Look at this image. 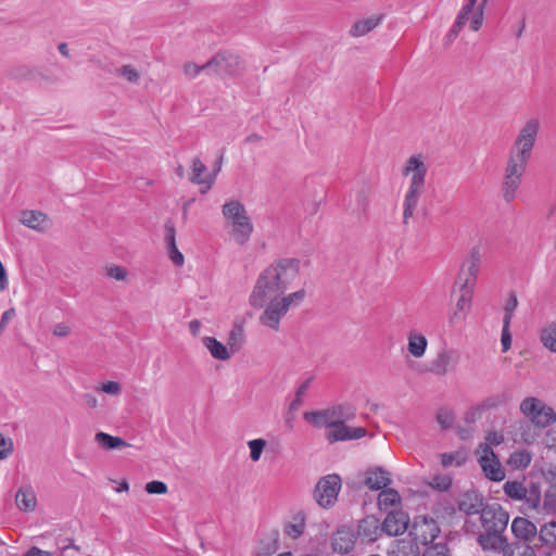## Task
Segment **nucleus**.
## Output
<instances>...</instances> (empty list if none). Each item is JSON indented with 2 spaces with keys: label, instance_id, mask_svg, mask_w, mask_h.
I'll use <instances>...</instances> for the list:
<instances>
[{
  "label": "nucleus",
  "instance_id": "f257e3e1",
  "mask_svg": "<svg viewBox=\"0 0 556 556\" xmlns=\"http://www.w3.org/2000/svg\"><path fill=\"white\" fill-rule=\"evenodd\" d=\"M299 271L298 260L282 258L266 267L257 277L249 302L254 308H263L258 317L263 327L279 331L281 320L289 309L299 306L304 301L306 296L304 289L285 294L298 278Z\"/></svg>",
  "mask_w": 556,
  "mask_h": 556
},
{
  "label": "nucleus",
  "instance_id": "f03ea898",
  "mask_svg": "<svg viewBox=\"0 0 556 556\" xmlns=\"http://www.w3.org/2000/svg\"><path fill=\"white\" fill-rule=\"evenodd\" d=\"M509 521L508 513L498 504L485 505L479 516L465 521L467 533L477 535V542L484 552L503 554L504 556H534L527 545L509 546L504 535Z\"/></svg>",
  "mask_w": 556,
  "mask_h": 556
},
{
  "label": "nucleus",
  "instance_id": "7ed1b4c3",
  "mask_svg": "<svg viewBox=\"0 0 556 556\" xmlns=\"http://www.w3.org/2000/svg\"><path fill=\"white\" fill-rule=\"evenodd\" d=\"M541 129L539 117H530L518 130L509 149L503 175L523 178Z\"/></svg>",
  "mask_w": 556,
  "mask_h": 556
},
{
  "label": "nucleus",
  "instance_id": "20e7f679",
  "mask_svg": "<svg viewBox=\"0 0 556 556\" xmlns=\"http://www.w3.org/2000/svg\"><path fill=\"white\" fill-rule=\"evenodd\" d=\"M428 170L427 156L422 153L412 154L402 166V175L408 178V187L403 201V223L405 225L414 216L419 200L426 191Z\"/></svg>",
  "mask_w": 556,
  "mask_h": 556
},
{
  "label": "nucleus",
  "instance_id": "39448f33",
  "mask_svg": "<svg viewBox=\"0 0 556 556\" xmlns=\"http://www.w3.org/2000/svg\"><path fill=\"white\" fill-rule=\"evenodd\" d=\"M222 213L235 242L240 245L245 244L254 230L245 206L239 200H229L223 205Z\"/></svg>",
  "mask_w": 556,
  "mask_h": 556
},
{
  "label": "nucleus",
  "instance_id": "423d86ee",
  "mask_svg": "<svg viewBox=\"0 0 556 556\" xmlns=\"http://www.w3.org/2000/svg\"><path fill=\"white\" fill-rule=\"evenodd\" d=\"M355 408L350 404H338L318 412H307L304 419L317 428H331L355 418Z\"/></svg>",
  "mask_w": 556,
  "mask_h": 556
},
{
  "label": "nucleus",
  "instance_id": "0eeeda50",
  "mask_svg": "<svg viewBox=\"0 0 556 556\" xmlns=\"http://www.w3.org/2000/svg\"><path fill=\"white\" fill-rule=\"evenodd\" d=\"M503 491L513 501H522L526 511H539L541 505V490L538 484L532 483L526 488L523 482L508 480L503 485Z\"/></svg>",
  "mask_w": 556,
  "mask_h": 556
},
{
  "label": "nucleus",
  "instance_id": "6e6552de",
  "mask_svg": "<svg viewBox=\"0 0 556 556\" xmlns=\"http://www.w3.org/2000/svg\"><path fill=\"white\" fill-rule=\"evenodd\" d=\"M520 412L540 428H546L556 421L554 409L538 397H525L520 403Z\"/></svg>",
  "mask_w": 556,
  "mask_h": 556
},
{
  "label": "nucleus",
  "instance_id": "1a4fd4ad",
  "mask_svg": "<svg viewBox=\"0 0 556 556\" xmlns=\"http://www.w3.org/2000/svg\"><path fill=\"white\" fill-rule=\"evenodd\" d=\"M476 456L488 479L494 482H501L505 479V470L493 448H489L486 445H478Z\"/></svg>",
  "mask_w": 556,
  "mask_h": 556
},
{
  "label": "nucleus",
  "instance_id": "9d476101",
  "mask_svg": "<svg viewBox=\"0 0 556 556\" xmlns=\"http://www.w3.org/2000/svg\"><path fill=\"white\" fill-rule=\"evenodd\" d=\"M441 530L437 521L432 518L416 517L409 530V536H412L416 545L421 544L427 546L434 542L439 536Z\"/></svg>",
  "mask_w": 556,
  "mask_h": 556
},
{
  "label": "nucleus",
  "instance_id": "9b49d317",
  "mask_svg": "<svg viewBox=\"0 0 556 556\" xmlns=\"http://www.w3.org/2000/svg\"><path fill=\"white\" fill-rule=\"evenodd\" d=\"M340 489L341 478L338 475H328L318 481L314 497L319 506L327 508L334 504Z\"/></svg>",
  "mask_w": 556,
  "mask_h": 556
},
{
  "label": "nucleus",
  "instance_id": "f8f14e48",
  "mask_svg": "<svg viewBox=\"0 0 556 556\" xmlns=\"http://www.w3.org/2000/svg\"><path fill=\"white\" fill-rule=\"evenodd\" d=\"M472 281H463L459 288V296L456 300L455 308L448 316V323L453 326L463 323L471 309L473 296Z\"/></svg>",
  "mask_w": 556,
  "mask_h": 556
},
{
  "label": "nucleus",
  "instance_id": "ddd939ff",
  "mask_svg": "<svg viewBox=\"0 0 556 556\" xmlns=\"http://www.w3.org/2000/svg\"><path fill=\"white\" fill-rule=\"evenodd\" d=\"M460 361V353L452 348L441 349L430 363V372L435 376H445L454 371Z\"/></svg>",
  "mask_w": 556,
  "mask_h": 556
},
{
  "label": "nucleus",
  "instance_id": "4468645a",
  "mask_svg": "<svg viewBox=\"0 0 556 556\" xmlns=\"http://www.w3.org/2000/svg\"><path fill=\"white\" fill-rule=\"evenodd\" d=\"M204 67L218 75H232L240 70V59L236 54L222 52L206 62Z\"/></svg>",
  "mask_w": 556,
  "mask_h": 556
},
{
  "label": "nucleus",
  "instance_id": "2eb2a0df",
  "mask_svg": "<svg viewBox=\"0 0 556 556\" xmlns=\"http://www.w3.org/2000/svg\"><path fill=\"white\" fill-rule=\"evenodd\" d=\"M366 432L363 427H349L346 422H342L327 429L325 438L329 443H334L361 439L366 435Z\"/></svg>",
  "mask_w": 556,
  "mask_h": 556
},
{
  "label": "nucleus",
  "instance_id": "dca6fc26",
  "mask_svg": "<svg viewBox=\"0 0 556 556\" xmlns=\"http://www.w3.org/2000/svg\"><path fill=\"white\" fill-rule=\"evenodd\" d=\"M409 523L408 515L402 510H390L382 522V530L390 536L403 534Z\"/></svg>",
  "mask_w": 556,
  "mask_h": 556
},
{
  "label": "nucleus",
  "instance_id": "f3484780",
  "mask_svg": "<svg viewBox=\"0 0 556 556\" xmlns=\"http://www.w3.org/2000/svg\"><path fill=\"white\" fill-rule=\"evenodd\" d=\"M356 535L350 528L342 527L332 535V549L341 555L349 554L355 547Z\"/></svg>",
  "mask_w": 556,
  "mask_h": 556
},
{
  "label": "nucleus",
  "instance_id": "a211bd4d",
  "mask_svg": "<svg viewBox=\"0 0 556 556\" xmlns=\"http://www.w3.org/2000/svg\"><path fill=\"white\" fill-rule=\"evenodd\" d=\"M382 533V523L375 516H367L358 523L357 534L367 543L377 541Z\"/></svg>",
  "mask_w": 556,
  "mask_h": 556
},
{
  "label": "nucleus",
  "instance_id": "6ab92c4d",
  "mask_svg": "<svg viewBox=\"0 0 556 556\" xmlns=\"http://www.w3.org/2000/svg\"><path fill=\"white\" fill-rule=\"evenodd\" d=\"M20 222L26 227L37 231H46L51 227L50 218L40 211L22 212Z\"/></svg>",
  "mask_w": 556,
  "mask_h": 556
},
{
  "label": "nucleus",
  "instance_id": "aec40b11",
  "mask_svg": "<svg viewBox=\"0 0 556 556\" xmlns=\"http://www.w3.org/2000/svg\"><path fill=\"white\" fill-rule=\"evenodd\" d=\"M390 482V473L381 467L371 468L365 472L364 483L370 490H382Z\"/></svg>",
  "mask_w": 556,
  "mask_h": 556
},
{
  "label": "nucleus",
  "instance_id": "412c9836",
  "mask_svg": "<svg viewBox=\"0 0 556 556\" xmlns=\"http://www.w3.org/2000/svg\"><path fill=\"white\" fill-rule=\"evenodd\" d=\"M511 532L514 535L522 541H530L536 535V526L523 518V517H516L511 522Z\"/></svg>",
  "mask_w": 556,
  "mask_h": 556
},
{
  "label": "nucleus",
  "instance_id": "4be33fe9",
  "mask_svg": "<svg viewBox=\"0 0 556 556\" xmlns=\"http://www.w3.org/2000/svg\"><path fill=\"white\" fill-rule=\"evenodd\" d=\"M520 177H513L503 175L501 182L502 198L506 203H511L518 195L519 188L522 184Z\"/></svg>",
  "mask_w": 556,
  "mask_h": 556
},
{
  "label": "nucleus",
  "instance_id": "5701e85b",
  "mask_svg": "<svg viewBox=\"0 0 556 556\" xmlns=\"http://www.w3.org/2000/svg\"><path fill=\"white\" fill-rule=\"evenodd\" d=\"M165 231H166L165 241H166L169 257L176 266H181L185 262V258L176 245L175 227H174L173 223L167 222L165 224Z\"/></svg>",
  "mask_w": 556,
  "mask_h": 556
},
{
  "label": "nucleus",
  "instance_id": "b1692460",
  "mask_svg": "<svg viewBox=\"0 0 556 556\" xmlns=\"http://www.w3.org/2000/svg\"><path fill=\"white\" fill-rule=\"evenodd\" d=\"M15 502L21 510L33 511L37 504L34 489L30 485L21 486L16 492Z\"/></svg>",
  "mask_w": 556,
  "mask_h": 556
},
{
  "label": "nucleus",
  "instance_id": "393cba45",
  "mask_svg": "<svg viewBox=\"0 0 556 556\" xmlns=\"http://www.w3.org/2000/svg\"><path fill=\"white\" fill-rule=\"evenodd\" d=\"M191 176L190 180L195 185H206V190L211 189L215 177L210 175H204L206 173V166L203 164V162L195 157L192 161V168H191Z\"/></svg>",
  "mask_w": 556,
  "mask_h": 556
},
{
  "label": "nucleus",
  "instance_id": "a878e982",
  "mask_svg": "<svg viewBox=\"0 0 556 556\" xmlns=\"http://www.w3.org/2000/svg\"><path fill=\"white\" fill-rule=\"evenodd\" d=\"M388 556H420V551L413 541L403 539L392 543Z\"/></svg>",
  "mask_w": 556,
  "mask_h": 556
},
{
  "label": "nucleus",
  "instance_id": "bb28decb",
  "mask_svg": "<svg viewBox=\"0 0 556 556\" xmlns=\"http://www.w3.org/2000/svg\"><path fill=\"white\" fill-rule=\"evenodd\" d=\"M202 343L215 359L228 361L231 357L228 348L214 337L202 338Z\"/></svg>",
  "mask_w": 556,
  "mask_h": 556
},
{
  "label": "nucleus",
  "instance_id": "cd10ccee",
  "mask_svg": "<svg viewBox=\"0 0 556 556\" xmlns=\"http://www.w3.org/2000/svg\"><path fill=\"white\" fill-rule=\"evenodd\" d=\"M401 495L395 489H382L378 495V506L381 510H399Z\"/></svg>",
  "mask_w": 556,
  "mask_h": 556
},
{
  "label": "nucleus",
  "instance_id": "c85d7f7f",
  "mask_svg": "<svg viewBox=\"0 0 556 556\" xmlns=\"http://www.w3.org/2000/svg\"><path fill=\"white\" fill-rule=\"evenodd\" d=\"M382 15L370 16L354 23L350 29L352 37H362L375 29L382 21Z\"/></svg>",
  "mask_w": 556,
  "mask_h": 556
},
{
  "label": "nucleus",
  "instance_id": "c756f323",
  "mask_svg": "<svg viewBox=\"0 0 556 556\" xmlns=\"http://www.w3.org/2000/svg\"><path fill=\"white\" fill-rule=\"evenodd\" d=\"M407 340H408V343H407L408 353L415 358L422 357L425 355L427 346H428L427 338L424 334L413 331L408 334Z\"/></svg>",
  "mask_w": 556,
  "mask_h": 556
},
{
  "label": "nucleus",
  "instance_id": "7c9ffc66",
  "mask_svg": "<svg viewBox=\"0 0 556 556\" xmlns=\"http://www.w3.org/2000/svg\"><path fill=\"white\" fill-rule=\"evenodd\" d=\"M532 460V455L529 451L520 448L513 452L509 455L507 464L510 468L515 470H522L529 467Z\"/></svg>",
  "mask_w": 556,
  "mask_h": 556
},
{
  "label": "nucleus",
  "instance_id": "2f4dec72",
  "mask_svg": "<svg viewBox=\"0 0 556 556\" xmlns=\"http://www.w3.org/2000/svg\"><path fill=\"white\" fill-rule=\"evenodd\" d=\"M96 442L105 450H117L129 446V444L119 437H113L105 432H97Z\"/></svg>",
  "mask_w": 556,
  "mask_h": 556
},
{
  "label": "nucleus",
  "instance_id": "473e14b6",
  "mask_svg": "<svg viewBox=\"0 0 556 556\" xmlns=\"http://www.w3.org/2000/svg\"><path fill=\"white\" fill-rule=\"evenodd\" d=\"M229 352L237 353L244 343V329L241 325H235L228 336Z\"/></svg>",
  "mask_w": 556,
  "mask_h": 556
},
{
  "label": "nucleus",
  "instance_id": "72a5a7b5",
  "mask_svg": "<svg viewBox=\"0 0 556 556\" xmlns=\"http://www.w3.org/2000/svg\"><path fill=\"white\" fill-rule=\"evenodd\" d=\"M482 507L481 502L477 498L472 501L470 496H466L458 502V509L468 516L467 519L473 518L476 520Z\"/></svg>",
  "mask_w": 556,
  "mask_h": 556
},
{
  "label": "nucleus",
  "instance_id": "f704fd0d",
  "mask_svg": "<svg viewBox=\"0 0 556 556\" xmlns=\"http://www.w3.org/2000/svg\"><path fill=\"white\" fill-rule=\"evenodd\" d=\"M542 344L553 353H556V324L546 325L540 334Z\"/></svg>",
  "mask_w": 556,
  "mask_h": 556
},
{
  "label": "nucleus",
  "instance_id": "c9c22d12",
  "mask_svg": "<svg viewBox=\"0 0 556 556\" xmlns=\"http://www.w3.org/2000/svg\"><path fill=\"white\" fill-rule=\"evenodd\" d=\"M467 460V453L464 450L441 454V464L444 468L456 466L459 467Z\"/></svg>",
  "mask_w": 556,
  "mask_h": 556
},
{
  "label": "nucleus",
  "instance_id": "e433bc0d",
  "mask_svg": "<svg viewBox=\"0 0 556 556\" xmlns=\"http://www.w3.org/2000/svg\"><path fill=\"white\" fill-rule=\"evenodd\" d=\"M248 446L250 448V458L253 462H258L266 446V441L264 439H253L248 441Z\"/></svg>",
  "mask_w": 556,
  "mask_h": 556
},
{
  "label": "nucleus",
  "instance_id": "4c0bfd02",
  "mask_svg": "<svg viewBox=\"0 0 556 556\" xmlns=\"http://www.w3.org/2000/svg\"><path fill=\"white\" fill-rule=\"evenodd\" d=\"M505 437L502 431L491 430L485 433L484 442L479 445H486L489 448H493V446H498L504 443Z\"/></svg>",
  "mask_w": 556,
  "mask_h": 556
},
{
  "label": "nucleus",
  "instance_id": "58836bf2",
  "mask_svg": "<svg viewBox=\"0 0 556 556\" xmlns=\"http://www.w3.org/2000/svg\"><path fill=\"white\" fill-rule=\"evenodd\" d=\"M518 306V300L515 293H510L505 306H504V318L503 324L510 325L514 312L516 311Z\"/></svg>",
  "mask_w": 556,
  "mask_h": 556
},
{
  "label": "nucleus",
  "instance_id": "ea45409f",
  "mask_svg": "<svg viewBox=\"0 0 556 556\" xmlns=\"http://www.w3.org/2000/svg\"><path fill=\"white\" fill-rule=\"evenodd\" d=\"M422 556H451L450 548L445 542L433 543L428 546Z\"/></svg>",
  "mask_w": 556,
  "mask_h": 556
},
{
  "label": "nucleus",
  "instance_id": "a19ab883",
  "mask_svg": "<svg viewBox=\"0 0 556 556\" xmlns=\"http://www.w3.org/2000/svg\"><path fill=\"white\" fill-rule=\"evenodd\" d=\"M488 1L489 0H482V2L477 7V9L473 13V16H472V20L470 23V28L473 31H478L483 24V14H484V9H485Z\"/></svg>",
  "mask_w": 556,
  "mask_h": 556
},
{
  "label": "nucleus",
  "instance_id": "79ce46f5",
  "mask_svg": "<svg viewBox=\"0 0 556 556\" xmlns=\"http://www.w3.org/2000/svg\"><path fill=\"white\" fill-rule=\"evenodd\" d=\"M542 540L549 545L556 546V522H549L541 529Z\"/></svg>",
  "mask_w": 556,
  "mask_h": 556
},
{
  "label": "nucleus",
  "instance_id": "37998d69",
  "mask_svg": "<svg viewBox=\"0 0 556 556\" xmlns=\"http://www.w3.org/2000/svg\"><path fill=\"white\" fill-rule=\"evenodd\" d=\"M313 381V377H308L307 379H305L301 384L300 387L298 388L296 390V393H295V397L294 400L291 402V405H290V408L292 409H295L299 405H301L302 401H303V397L307 391V389L309 388L311 383Z\"/></svg>",
  "mask_w": 556,
  "mask_h": 556
},
{
  "label": "nucleus",
  "instance_id": "c03bdc74",
  "mask_svg": "<svg viewBox=\"0 0 556 556\" xmlns=\"http://www.w3.org/2000/svg\"><path fill=\"white\" fill-rule=\"evenodd\" d=\"M476 5L477 0H468V2L463 5L456 17L465 23H467L469 20L471 21L477 9Z\"/></svg>",
  "mask_w": 556,
  "mask_h": 556
},
{
  "label": "nucleus",
  "instance_id": "a18cd8bd",
  "mask_svg": "<svg viewBox=\"0 0 556 556\" xmlns=\"http://www.w3.org/2000/svg\"><path fill=\"white\" fill-rule=\"evenodd\" d=\"M304 530H305V521H304V517L301 516V517H299L296 522L291 523L286 528V533L292 539H298L304 533Z\"/></svg>",
  "mask_w": 556,
  "mask_h": 556
},
{
  "label": "nucleus",
  "instance_id": "49530a36",
  "mask_svg": "<svg viewBox=\"0 0 556 556\" xmlns=\"http://www.w3.org/2000/svg\"><path fill=\"white\" fill-rule=\"evenodd\" d=\"M96 390L104 392L109 395L117 396L122 392V386L116 381H106L96 387Z\"/></svg>",
  "mask_w": 556,
  "mask_h": 556
},
{
  "label": "nucleus",
  "instance_id": "de8ad7c7",
  "mask_svg": "<svg viewBox=\"0 0 556 556\" xmlns=\"http://www.w3.org/2000/svg\"><path fill=\"white\" fill-rule=\"evenodd\" d=\"M118 75L125 78L127 81L136 84L138 83L140 75L138 71L131 65H123L118 70Z\"/></svg>",
  "mask_w": 556,
  "mask_h": 556
},
{
  "label": "nucleus",
  "instance_id": "09e8293b",
  "mask_svg": "<svg viewBox=\"0 0 556 556\" xmlns=\"http://www.w3.org/2000/svg\"><path fill=\"white\" fill-rule=\"evenodd\" d=\"M503 403V399L501 395H492L488 396L484 400H482L479 403V406L481 407L482 412L485 413L486 410L495 409Z\"/></svg>",
  "mask_w": 556,
  "mask_h": 556
},
{
  "label": "nucleus",
  "instance_id": "8fccbe9b",
  "mask_svg": "<svg viewBox=\"0 0 556 556\" xmlns=\"http://www.w3.org/2000/svg\"><path fill=\"white\" fill-rule=\"evenodd\" d=\"M437 420L443 429H448L453 426L454 414L448 409H441L437 414Z\"/></svg>",
  "mask_w": 556,
  "mask_h": 556
},
{
  "label": "nucleus",
  "instance_id": "3c124183",
  "mask_svg": "<svg viewBox=\"0 0 556 556\" xmlns=\"http://www.w3.org/2000/svg\"><path fill=\"white\" fill-rule=\"evenodd\" d=\"M106 275L110 278H113L118 281H123L126 279L127 271L121 266L112 265V266L106 267Z\"/></svg>",
  "mask_w": 556,
  "mask_h": 556
},
{
  "label": "nucleus",
  "instance_id": "603ef678",
  "mask_svg": "<svg viewBox=\"0 0 556 556\" xmlns=\"http://www.w3.org/2000/svg\"><path fill=\"white\" fill-rule=\"evenodd\" d=\"M146 491L149 494H165L167 492V485L162 481H151L146 484Z\"/></svg>",
  "mask_w": 556,
  "mask_h": 556
},
{
  "label": "nucleus",
  "instance_id": "864d4df0",
  "mask_svg": "<svg viewBox=\"0 0 556 556\" xmlns=\"http://www.w3.org/2000/svg\"><path fill=\"white\" fill-rule=\"evenodd\" d=\"M482 415H483V412H482L481 407L479 406V404H477L476 406L470 407L465 413L464 420L467 424H473L478 419H480Z\"/></svg>",
  "mask_w": 556,
  "mask_h": 556
},
{
  "label": "nucleus",
  "instance_id": "5fc2aeb1",
  "mask_svg": "<svg viewBox=\"0 0 556 556\" xmlns=\"http://www.w3.org/2000/svg\"><path fill=\"white\" fill-rule=\"evenodd\" d=\"M13 452V443L0 434V459L7 458Z\"/></svg>",
  "mask_w": 556,
  "mask_h": 556
},
{
  "label": "nucleus",
  "instance_id": "6e6d98bb",
  "mask_svg": "<svg viewBox=\"0 0 556 556\" xmlns=\"http://www.w3.org/2000/svg\"><path fill=\"white\" fill-rule=\"evenodd\" d=\"M556 507V493L548 491L544 495L543 510L549 513Z\"/></svg>",
  "mask_w": 556,
  "mask_h": 556
},
{
  "label": "nucleus",
  "instance_id": "4d7b16f0",
  "mask_svg": "<svg viewBox=\"0 0 556 556\" xmlns=\"http://www.w3.org/2000/svg\"><path fill=\"white\" fill-rule=\"evenodd\" d=\"M201 71H207V67H204V64L200 66L194 63L184 65V73L190 78H194Z\"/></svg>",
  "mask_w": 556,
  "mask_h": 556
},
{
  "label": "nucleus",
  "instance_id": "13d9d810",
  "mask_svg": "<svg viewBox=\"0 0 556 556\" xmlns=\"http://www.w3.org/2000/svg\"><path fill=\"white\" fill-rule=\"evenodd\" d=\"M509 326L510 325H507L506 324H503V329H502V346H503V351L506 352L510 349V345H511V336H510V332H509Z\"/></svg>",
  "mask_w": 556,
  "mask_h": 556
},
{
  "label": "nucleus",
  "instance_id": "bf43d9fd",
  "mask_svg": "<svg viewBox=\"0 0 556 556\" xmlns=\"http://www.w3.org/2000/svg\"><path fill=\"white\" fill-rule=\"evenodd\" d=\"M479 268H480L479 265L468 264L467 277L464 281H468V280L472 281V289H475V286H476V280L478 277Z\"/></svg>",
  "mask_w": 556,
  "mask_h": 556
},
{
  "label": "nucleus",
  "instance_id": "052dcab7",
  "mask_svg": "<svg viewBox=\"0 0 556 556\" xmlns=\"http://www.w3.org/2000/svg\"><path fill=\"white\" fill-rule=\"evenodd\" d=\"M71 333V327L64 323H58L53 326V334L56 337H67Z\"/></svg>",
  "mask_w": 556,
  "mask_h": 556
},
{
  "label": "nucleus",
  "instance_id": "680f3d73",
  "mask_svg": "<svg viewBox=\"0 0 556 556\" xmlns=\"http://www.w3.org/2000/svg\"><path fill=\"white\" fill-rule=\"evenodd\" d=\"M22 556H53V553L43 551L37 546H31Z\"/></svg>",
  "mask_w": 556,
  "mask_h": 556
},
{
  "label": "nucleus",
  "instance_id": "e2e57ef3",
  "mask_svg": "<svg viewBox=\"0 0 556 556\" xmlns=\"http://www.w3.org/2000/svg\"><path fill=\"white\" fill-rule=\"evenodd\" d=\"M433 485L441 491H446L451 486V479L447 477H437L433 479Z\"/></svg>",
  "mask_w": 556,
  "mask_h": 556
},
{
  "label": "nucleus",
  "instance_id": "0e129e2a",
  "mask_svg": "<svg viewBox=\"0 0 556 556\" xmlns=\"http://www.w3.org/2000/svg\"><path fill=\"white\" fill-rule=\"evenodd\" d=\"M83 399H84L85 403L87 404V406L90 408H97L99 405L97 396L92 393L84 394Z\"/></svg>",
  "mask_w": 556,
  "mask_h": 556
},
{
  "label": "nucleus",
  "instance_id": "69168bd1",
  "mask_svg": "<svg viewBox=\"0 0 556 556\" xmlns=\"http://www.w3.org/2000/svg\"><path fill=\"white\" fill-rule=\"evenodd\" d=\"M481 254L478 248H473L470 252L468 264H475L480 266Z\"/></svg>",
  "mask_w": 556,
  "mask_h": 556
},
{
  "label": "nucleus",
  "instance_id": "338daca9",
  "mask_svg": "<svg viewBox=\"0 0 556 556\" xmlns=\"http://www.w3.org/2000/svg\"><path fill=\"white\" fill-rule=\"evenodd\" d=\"M464 25H466L465 22L458 20L456 17L454 24L452 25L450 31H451V36H454V37H457V35L459 34V31L462 30V28L464 27Z\"/></svg>",
  "mask_w": 556,
  "mask_h": 556
},
{
  "label": "nucleus",
  "instance_id": "774afa93",
  "mask_svg": "<svg viewBox=\"0 0 556 556\" xmlns=\"http://www.w3.org/2000/svg\"><path fill=\"white\" fill-rule=\"evenodd\" d=\"M189 329H190V332L193 334V336H197L199 332H200V329H201V323L197 319H193L189 323Z\"/></svg>",
  "mask_w": 556,
  "mask_h": 556
}]
</instances>
